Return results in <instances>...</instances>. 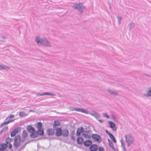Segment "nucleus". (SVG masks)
Instances as JSON below:
<instances>
[{"label":"nucleus","instance_id":"36","mask_svg":"<svg viewBox=\"0 0 151 151\" xmlns=\"http://www.w3.org/2000/svg\"><path fill=\"white\" fill-rule=\"evenodd\" d=\"M122 18V17H117L118 22L119 24H120L121 23V21Z\"/></svg>","mask_w":151,"mask_h":151},{"label":"nucleus","instance_id":"24","mask_svg":"<svg viewBox=\"0 0 151 151\" xmlns=\"http://www.w3.org/2000/svg\"><path fill=\"white\" fill-rule=\"evenodd\" d=\"M75 134V131L74 130L72 131L70 133V136L71 139L73 141H75V139L74 137Z\"/></svg>","mask_w":151,"mask_h":151},{"label":"nucleus","instance_id":"56","mask_svg":"<svg viewBox=\"0 0 151 151\" xmlns=\"http://www.w3.org/2000/svg\"><path fill=\"white\" fill-rule=\"evenodd\" d=\"M145 76H149V75H146V74H145Z\"/></svg>","mask_w":151,"mask_h":151},{"label":"nucleus","instance_id":"39","mask_svg":"<svg viewBox=\"0 0 151 151\" xmlns=\"http://www.w3.org/2000/svg\"><path fill=\"white\" fill-rule=\"evenodd\" d=\"M103 116L104 117H106L108 118H109V116H108L107 115V113H104L103 114Z\"/></svg>","mask_w":151,"mask_h":151},{"label":"nucleus","instance_id":"26","mask_svg":"<svg viewBox=\"0 0 151 151\" xmlns=\"http://www.w3.org/2000/svg\"><path fill=\"white\" fill-rule=\"evenodd\" d=\"M135 26V24L133 22H131L129 25V31L131 30Z\"/></svg>","mask_w":151,"mask_h":151},{"label":"nucleus","instance_id":"33","mask_svg":"<svg viewBox=\"0 0 151 151\" xmlns=\"http://www.w3.org/2000/svg\"><path fill=\"white\" fill-rule=\"evenodd\" d=\"M83 135L84 136V137L86 139H90L91 137V136L90 135H88L84 133L83 134Z\"/></svg>","mask_w":151,"mask_h":151},{"label":"nucleus","instance_id":"27","mask_svg":"<svg viewBox=\"0 0 151 151\" xmlns=\"http://www.w3.org/2000/svg\"><path fill=\"white\" fill-rule=\"evenodd\" d=\"M109 137L114 143H116V140L112 134H110Z\"/></svg>","mask_w":151,"mask_h":151},{"label":"nucleus","instance_id":"40","mask_svg":"<svg viewBox=\"0 0 151 151\" xmlns=\"http://www.w3.org/2000/svg\"><path fill=\"white\" fill-rule=\"evenodd\" d=\"M6 140L8 141L9 142H11L12 140V139L10 138L9 137H8L6 138Z\"/></svg>","mask_w":151,"mask_h":151},{"label":"nucleus","instance_id":"48","mask_svg":"<svg viewBox=\"0 0 151 151\" xmlns=\"http://www.w3.org/2000/svg\"><path fill=\"white\" fill-rule=\"evenodd\" d=\"M9 143V142L7 140H6V141H5V143H4V144H6V145H7Z\"/></svg>","mask_w":151,"mask_h":151},{"label":"nucleus","instance_id":"6","mask_svg":"<svg viewBox=\"0 0 151 151\" xmlns=\"http://www.w3.org/2000/svg\"><path fill=\"white\" fill-rule=\"evenodd\" d=\"M20 130V128L19 127H17L16 128L14 129L13 130L11 134V137H12L14 136Z\"/></svg>","mask_w":151,"mask_h":151},{"label":"nucleus","instance_id":"19","mask_svg":"<svg viewBox=\"0 0 151 151\" xmlns=\"http://www.w3.org/2000/svg\"><path fill=\"white\" fill-rule=\"evenodd\" d=\"M92 142L90 140H86L84 142L83 144L84 146L86 147H88L91 145Z\"/></svg>","mask_w":151,"mask_h":151},{"label":"nucleus","instance_id":"57","mask_svg":"<svg viewBox=\"0 0 151 151\" xmlns=\"http://www.w3.org/2000/svg\"><path fill=\"white\" fill-rule=\"evenodd\" d=\"M11 151H14V150H13V149H12V150H11Z\"/></svg>","mask_w":151,"mask_h":151},{"label":"nucleus","instance_id":"16","mask_svg":"<svg viewBox=\"0 0 151 151\" xmlns=\"http://www.w3.org/2000/svg\"><path fill=\"white\" fill-rule=\"evenodd\" d=\"M0 151H4L7 147V145L4 143L0 144Z\"/></svg>","mask_w":151,"mask_h":151},{"label":"nucleus","instance_id":"11","mask_svg":"<svg viewBox=\"0 0 151 151\" xmlns=\"http://www.w3.org/2000/svg\"><path fill=\"white\" fill-rule=\"evenodd\" d=\"M107 91L110 95L113 96H116L118 95V93L117 92L113 91L109 89H107Z\"/></svg>","mask_w":151,"mask_h":151},{"label":"nucleus","instance_id":"23","mask_svg":"<svg viewBox=\"0 0 151 151\" xmlns=\"http://www.w3.org/2000/svg\"><path fill=\"white\" fill-rule=\"evenodd\" d=\"M149 90L147 93L144 94V95L145 97H148L151 96V87L148 88Z\"/></svg>","mask_w":151,"mask_h":151},{"label":"nucleus","instance_id":"9","mask_svg":"<svg viewBox=\"0 0 151 151\" xmlns=\"http://www.w3.org/2000/svg\"><path fill=\"white\" fill-rule=\"evenodd\" d=\"M62 130L61 128H58L56 129V135L59 137L62 134Z\"/></svg>","mask_w":151,"mask_h":151},{"label":"nucleus","instance_id":"53","mask_svg":"<svg viewBox=\"0 0 151 151\" xmlns=\"http://www.w3.org/2000/svg\"><path fill=\"white\" fill-rule=\"evenodd\" d=\"M123 151H126V149H123Z\"/></svg>","mask_w":151,"mask_h":151},{"label":"nucleus","instance_id":"50","mask_svg":"<svg viewBox=\"0 0 151 151\" xmlns=\"http://www.w3.org/2000/svg\"><path fill=\"white\" fill-rule=\"evenodd\" d=\"M99 121L101 123H102L104 122V121L103 120H101V119H99Z\"/></svg>","mask_w":151,"mask_h":151},{"label":"nucleus","instance_id":"31","mask_svg":"<svg viewBox=\"0 0 151 151\" xmlns=\"http://www.w3.org/2000/svg\"><path fill=\"white\" fill-rule=\"evenodd\" d=\"M8 129V127L7 126L3 128L1 131L0 134H2L3 132H5Z\"/></svg>","mask_w":151,"mask_h":151},{"label":"nucleus","instance_id":"41","mask_svg":"<svg viewBox=\"0 0 151 151\" xmlns=\"http://www.w3.org/2000/svg\"><path fill=\"white\" fill-rule=\"evenodd\" d=\"M75 108H74L72 106H70L69 107V109L71 111H75Z\"/></svg>","mask_w":151,"mask_h":151},{"label":"nucleus","instance_id":"47","mask_svg":"<svg viewBox=\"0 0 151 151\" xmlns=\"http://www.w3.org/2000/svg\"><path fill=\"white\" fill-rule=\"evenodd\" d=\"M37 96H43V93H41V94L38 93V94H37Z\"/></svg>","mask_w":151,"mask_h":151},{"label":"nucleus","instance_id":"8","mask_svg":"<svg viewBox=\"0 0 151 151\" xmlns=\"http://www.w3.org/2000/svg\"><path fill=\"white\" fill-rule=\"evenodd\" d=\"M75 111L78 112H81L86 114H89L88 111L86 109L76 108Z\"/></svg>","mask_w":151,"mask_h":151},{"label":"nucleus","instance_id":"25","mask_svg":"<svg viewBox=\"0 0 151 151\" xmlns=\"http://www.w3.org/2000/svg\"><path fill=\"white\" fill-rule=\"evenodd\" d=\"M10 67L4 65H1L0 64V70L1 69H8L9 70L10 69Z\"/></svg>","mask_w":151,"mask_h":151},{"label":"nucleus","instance_id":"44","mask_svg":"<svg viewBox=\"0 0 151 151\" xmlns=\"http://www.w3.org/2000/svg\"><path fill=\"white\" fill-rule=\"evenodd\" d=\"M112 118L113 119H114L115 120L116 119V117L114 115H112Z\"/></svg>","mask_w":151,"mask_h":151},{"label":"nucleus","instance_id":"55","mask_svg":"<svg viewBox=\"0 0 151 151\" xmlns=\"http://www.w3.org/2000/svg\"><path fill=\"white\" fill-rule=\"evenodd\" d=\"M2 38H4V39H5V38H5V37H4L3 36V37H2Z\"/></svg>","mask_w":151,"mask_h":151},{"label":"nucleus","instance_id":"45","mask_svg":"<svg viewBox=\"0 0 151 151\" xmlns=\"http://www.w3.org/2000/svg\"><path fill=\"white\" fill-rule=\"evenodd\" d=\"M105 132L107 134L109 135V136L110 135V134H111L109 132H108V131L106 129L105 130Z\"/></svg>","mask_w":151,"mask_h":151},{"label":"nucleus","instance_id":"29","mask_svg":"<svg viewBox=\"0 0 151 151\" xmlns=\"http://www.w3.org/2000/svg\"><path fill=\"white\" fill-rule=\"evenodd\" d=\"M60 122L58 121H55L54 122V124H53V127L55 128V126H58L60 125Z\"/></svg>","mask_w":151,"mask_h":151},{"label":"nucleus","instance_id":"38","mask_svg":"<svg viewBox=\"0 0 151 151\" xmlns=\"http://www.w3.org/2000/svg\"><path fill=\"white\" fill-rule=\"evenodd\" d=\"M109 146L111 148H112V149H113V148H114V145H113V144L112 142L109 143Z\"/></svg>","mask_w":151,"mask_h":151},{"label":"nucleus","instance_id":"18","mask_svg":"<svg viewBox=\"0 0 151 151\" xmlns=\"http://www.w3.org/2000/svg\"><path fill=\"white\" fill-rule=\"evenodd\" d=\"M38 135V133L37 132V131L36 132L35 130V132L31 133L30 134V137L31 138H35L37 137Z\"/></svg>","mask_w":151,"mask_h":151},{"label":"nucleus","instance_id":"52","mask_svg":"<svg viewBox=\"0 0 151 151\" xmlns=\"http://www.w3.org/2000/svg\"><path fill=\"white\" fill-rule=\"evenodd\" d=\"M112 151H116V150L115 148H114L112 149Z\"/></svg>","mask_w":151,"mask_h":151},{"label":"nucleus","instance_id":"46","mask_svg":"<svg viewBox=\"0 0 151 151\" xmlns=\"http://www.w3.org/2000/svg\"><path fill=\"white\" fill-rule=\"evenodd\" d=\"M12 147V144H10L9 146V148L10 149H11Z\"/></svg>","mask_w":151,"mask_h":151},{"label":"nucleus","instance_id":"15","mask_svg":"<svg viewBox=\"0 0 151 151\" xmlns=\"http://www.w3.org/2000/svg\"><path fill=\"white\" fill-rule=\"evenodd\" d=\"M27 129L28 132L30 133L33 132H35V130L34 128L30 125L27 126Z\"/></svg>","mask_w":151,"mask_h":151},{"label":"nucleus","instance_id":"12","mask_svg":"<svg viewBox=\"0 0 151 151\" xmlns=\"http://www.w3.org/2000/svg\"><path fill=\"white\" fill-rule=\"evenodd\" d=\"M108 124L110 125V127L114 131L116 130V128L115 124L113 122L109 121L108 122Z\"/></svg>","mask_w":151,"mask_h":151},{"label":"nucleus","instance_id":"30","mask_svg":"<svg viewBox=\"0 0 151 151\" xmlns=\"http://www.w3.org/2000/svg\"><path fill=\"white\" fill-rule=\"evenodd\" d=\"M43 96L45 95H50L51 96H55V93H52L50 92H45L44 93H43Z\"/></svg>","mask_w":151,"mask_h":151},{"label":"nucleus","instance_id":"21","mask_svg":"<svg viewBox=\"0 0 151 151\" xmlns=\"http://www.w3.org/2000/svg\"><path fill=\"white\" fill-rule=\"evenodd\" d=\"M13 121V120H9V121H8L4 122H3V123H1L0 125V127H2L3 126H5V125H6L7 124H8L10 122H12Z\"/></svg>","mask_w":151,"mask_h":151},{"label":"nucleus","instance_id":"49","mask_svg":"<svg viewBox=\"0 0 151 151\" xmlns=\"http://www.w3.org/2000/svg\"><path fill=\"white\" fill-rule=\"evenodd\" d=\"M23 138V139L21 140V141L22 142H24L26 138Z\"/></svg>","mask_w":151,"mask_h":151},{"label":"nucleus","instance_id":"14","mask_svg":"<svg viewBox=\"0 0 151 151\" xmlns=\"http://www.w3.org/2000/svg\"><path fill=\"white\" fill-rule=\"evenodd\" d=\"M55 132V130L52 129H49L47 131V133L48 136L53 135Z\"/></svg>","mask_w":151,"mask_h":151},{"label":"nucleus","instance_id":"35","mask_svg":"<svg viewBox=\"0 0 151 151\" xmlns=\"http://www.w3.org/2000/svg\"><path fill=\"white\" fill-rule=\"evenodd\" d=\"M19 115L21 117H22L26 115V114L24 112H19Z\"/></svg>","mask_w":151,"mask_h":151},{"label":"nucleus","instance_id":"22","mask_svg":"<svg viewBox=\"0 0 151 151\" xmlns=\"http://www.w3.org/2000/svg\"><path fill=\"white\" fill-rule=\"evenodd\" d=\"M36 127L37 128L38 130L40 131V129H41L42 127V124L41 122H40L37 123L36 125Z\"/></svg>","mask_w":151,"mask_h":151},{"label":"nucleus","instance_id":"28","mask_svg":"<svg viewBox=\"0 0 151 151\" xmlns=\"http://www.w3.org/2000/svg\"><path fill=\"white\" fill-rule=\"evenodd\" d=\"M28 135V134L26 130H24L22 132V137L23 138H26Z\"/></svg>","mask_w":151,"mask_h":151},{"label":"nucleus","instance_id":"42","mask_svg":"<svg viewBox=\"0 0 151 151\" xmlns=\"http://www.w3.org/2000/svg\"><path fill=\"white\" fill-rule=\"evenodd\" d=\"M14 115L11 114L9 116L7 117L6 119H7L8 118H14Z\"/></svg>","mask_w":151,"mask_h":151},{"label":"nucleus","instance_id":"2","mask_svg":"<svg viewBox=\"0 0 151 151\" xmlns=\"http://www.w3.org/2000/svg\"><path fill=\"white\" fill-rule=\"evenodd\" d=\"M124 137L126 142L127 143V147L134 143V138L131 134H129L125 135Z\"/></svg>","mask_w":151,"mask_h":151},{"label":"nucleus","instance_id":"17","mask_svg":"<svg viewBox=\"0 0 151 151\" xmlns=\"http://www.w3.org/2000/svg\"><path fill=\"white\" fill-rule=\"evenodd\" d=\"M84 132V128L83 127H81L78 128L76 132V135L78 136H80L81 132Z\"/></svg>","mask_w":151,"mask_h":151},{"label":"nucleus","instance_id":"1","mask_svg":"<svg viewBox=\"0 0 151 151\" xmlns=\"http://www.w3.org/2000/svg\"><path fill=\"white\" fill-rule=\"evenodd\" d=\"M35 42L38 45L51 46L50 43L45 38H40L39 37L36 36L35 37Z\"/></svg>","mask_w":151,"mask_h":151},{"label":"nucleus","instance_id":"7","mask_svg":"<svg viewBox=\"0 0 151 151\" xmlns=\"http://www.w3.org/2000/svg\"><path fill=\"white\" fill-rule=\"evenodd\" d=\"M62 136L64 137H68L69 135V132L67 129H64L62 130Z\"/></svg>","mask_w":151,"mask_h":151},{"label":"nucleus","instance_id":"51","mask_svg":"<svg viewBox=\"0 0 151 151\" xmlns=\"http://www.w3.org/2000/svg\"><path fill=\"white\" fill-rule=\"evenodd\" d=\"M108 142L109 143H110V142H111L110 140L109 139H108Z\"/></svg>","mask_w":151,"mask_h":151},{"label":"nucleus","instance_id":"4","mask_svg":"<svg viewBox=\"0 0 151 151\" xmlns=\"http://www.w3.org/2000/svg\"><path fill=\"white\" fill-rule=\"evenodd\" d=\"M21 138L19 135H17L14 139V145L17 148L19 146L21 142Z\"/></svg>","mask_w":151,"mask_h":151},{"label":"nucleus","instance_id":"37","mask_svg":"<svg viewBox=\"0 0 151 151\" xmlns=\"http://www.w3.org/2000/svg\"><path fill=\"white\" fill-rule=\"evenodd\" d=\"M27 144V143H26L21 148H20L18 151H21V150H23L25 147L26 145Z\"/></svg>","mask_w":151,"mask_h":151},{"label":"nucleus","instance_id":"3","mask_svg":"<svg viewBox=\"0 0 151 151\" xmlns=\"http://www.w3.org/2000/svg\"><path fill=\"white\" fill-rule=\"evenodd\" d=\"M72 6L74 9L78 10L81 14L83 13V10L85 9V6L81 3L76 4L73 6Z\"/></svg>","mask_w":151,"mask_h":151},{"label":"nucleus","instance_id":"5","mask_svg":"<svg viewBox=\"0 0 151 151\" xmlns=\"http://www.w3.org/2000/svg\"><path fill=\"white\" fill-rule=\"evenodd\" d=\"M91 137L95 141L98 142H100L102 140L100 136L97 134H93L92 135Z\"/></svg>","mask_w":151,"mask_h":151},{"label":"nucleus","instance_id":"32","mask_svg":"<svg viewBox=\"0 0 151 151\" xmlns=\"http://www.w3.org/2000/svg\"><path fill=\"white\" fill-rule=\"evenodd\" d=\"M37 132L38 133V135H44V132L43 129L42 130L40 129V131H39V130H38Z\"/></svg>","mask_w":151,"mask_h":151},{"label":"nucleus","instance_id":"43","mask_svg":"<svg viewBox=\"0 0 151 151\" xmlns=\"http://www.w3.org/2000/svg\"><path fill=\"white\" fill-rule=\"evenodd\" d=\"M99 151H104V149L102 147H100L99 148Z\"/></svg>","mask_w":151,"mask_h":151},{"label":"nucleus","instance_id":"10","mask_svg":"<svg viewBox=\"0 0 151 151\" xmlns=\"http://www.w3.org/2000/svg\"><path fill=\"white\" fill-rule=\"evenodd\" d=\"M89 114L95 117L96 119L99 118L100 117L99 114L94 111L89 113Z\"/></svg>","mask_w":151,"mask_h":151},{"label":"nucleus","instance_id":"54","mask_svg":"<svg viewBox=\"0 0 151 151\" xmlns=\"http://www.w3.org/2000/svg\"><path fill=\"white\" fill-rule=\"evenodd\" d=\"M32 110H30L29 111V112H32Z\"/></svg>","mask_w":151,"mask_h":151},{"label":"nucleus","instance_id":"20","mask_svg":"<svg viewBox=\"0 0 151 151\" xmlns=\"http://www.w3.org/2000/svg\"><path fill=\"white\" fill-rule=\"evenodd\" d=\"M77 141L78 144L79 145H81L83 143V139L82 137H79L77 139Z\"/></svg>","mask_w":151,"mask_h":151},{"label":"nucleus","instance_id":"13","mask_svg":"<svg viewBox=\"0 0 151 151\" xmlns=\"http://www.w3.org/2000/svg\"><path fill=\"white\" fill-rule=\"evenodd\" d=\"M89 149L91 151H97L98 150V146L96 144L91 145Z\"/></svg>","mask_w":151,"mask_h":151},{"label":"nucleus","instance_id":"34","mask_svg":"<svg viewBox=\"0 0 151 151\" xmlns=\"http://www.w3.org/2000/svg\"><path fill=\"white\" fill-rule=\"evenodd\" d=\"M120 142L121 144V146L123 147V149H126L123 140L122 139L120 140Z\"/></svg>","mask_w":151,"mask_h":151}]
</instances>
